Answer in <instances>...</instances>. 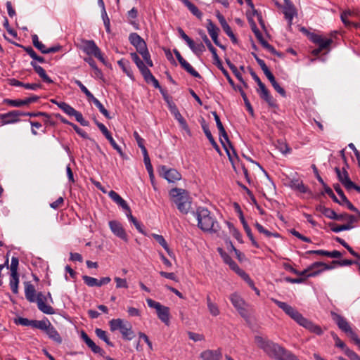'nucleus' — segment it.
Wrapping results in <instances>:
<instances>
[{"label":"nucleus","mask_w":360,"mask_h":360,"mask_svg":"<svg viewBox=\"0 0 360 360\" xmlns=\"http://www.w3.org/2000/svg\"><path fill=\"white\" fill-rule=\"evenodd\" d=\"M271 300L300 326L318 335L323 334V330L319 325L304 317L295 308L274 298H272Z\"/></svg>","instance_id":"f257e3e1"},{"label":"nucleus","mask_w":360,"mask_h":360,"mask_svg":"<svg viewBox=\"0 0 360 360\" xmlns=\"http://www.w3.org/2000/svg\"><path fill=\"white\" fill-rule=\"evenodd\" d=\"M193 214L196 217L198 226L203 231L217 233L219 230V226L210 212L205 207H198Z\"/></svg>","instance_id":"f03ea898"},{"label":"nucleus","mask_w":360,"mask_h":360,"mask_svg":"<svg viewBox=\"0 0 360 360\" xmlns=\"http://www.w3.org/2000/svg\"><path fill=\"white\" fill-rule=\"evenodd\" d=\"M25 295L30 302H37L38 309L46 314H53L54 309L45 303L46 297L41 292L37 293L36 297V290L34 286L30 282L25 283Z\"/></svg>","instance_id":"7ed1b4c3"},{"label":"nucleus","mask_w":360,"mask_h":360,"mask_svg":"<svg viewBox=\"0 0 360 360\" xmlns=\"http://www.w3.org/2000/svg\"><path fill=\"white\" fill-rule=\"evenodd\" d=\"M169 195L172 202L175 204L181 213L184 214L188 213L191 208L192 198L186 190L174 188L169 191Z\"/></svg>","instance_id":"20e7f679"},{"label":"nucleus","mask_w":360,"mask_h":360,"mask_svg":"<svg viewBox=\"0 0 360 360\" xmlns=\"http://www.w3.org/2000/svg\"><path fill=\"white\" fill-rule=\"evenodd\" d=\"M198 34L201 37L202 39L205 42L209 51L212 53L214 59V64L222 72L223 75L226 77L229 83L232 86H234L233 80L231 77L229 72L224 68L222 63L219 56L217 55L216 49L213 46L205 32L202 30H199Z\"/></svg>","instance_id":"39448f33"},{"label":"nucleus","mask_w":360,"mask_h":360,"mask_svg":"<svg viewBox=\"0 0 360 360\" xmlns=\"http://www.w3.org/2000/svg\"><path fill=\"white\" fill-rule=\"evenodd\" d=\"M330 314L333 320L338 325V328L345 332L354 343H356L360 339L358 335L352 330L345 318L334 311H331Z\"/></svg>","instance_id":"423d86ee"},{"label":"nucleus","mask_w":360,"mask_h":360,"mask_svg":"<svg viewBox=\"0 0 360 360\" xmlns=\"http://www.w3.org/2000/svg\"><path fill=\"white\" fill-rule=\"evenodd\" d=\"M333 269V266H330L321 262H316L310 265L307 269L302 271H298V274H295L300 277L305 278L316 276L323 270H329Z\"/></svg>","instance_id":"0eeeda50"},{"label":"nucleus","mask_w":360,"mask_h":360,"mask_svg":"<svg viewBox=\"0 0 360 360\" xmlns=\"http://www.w3.org/2000/svg\"><path fill=\"white\" fill-rule=\"evenodd\" d=\"M38 329L44 331L49 339L57 344L60 345L62 343L63 339L61 336L48 319L45 318L44 319L41 320Z\"/></svg>","instance_id":"6e6552de"},{"label":"nucleus","mask_w":360,"mask_h":360,"mask_svg":"<svg viewBox=\"0 0 360 360\" xmlns=\"http://www.w3.org/2000/svg\"><path fill=\"white\" fill-rule=\"evenodd\" d=\"M309 39L313 43L319 46L311 52V53L315 56H318L323 50L328 51L330 50V46L333 43V40L331 39L324 38L316 34H311Z\"/></svg>","instance_id":"1a4fd4ad"},{"label":"nucleus","mask_w":360,"mask_h":360,"mask_svg":"<svg viewBox=\"0 0 360 360\" xmlns=\"http://www.w3.org/2000/svg\"><path fill=\"white\" fill-rule=\"evenodd\" d=\"M83 46L82 47V51L89 56H94L98 58L103 64H105V60L103 56L101 51L97 46L94 41L93 40H82Z\"/></svg>","instance_id":"9d476101"},{"label":"nucleus","mask_w":360,"mask_h":360,"mask_svg":"<svg viewBox=\"0 0 360 360\" xmlns=\"http://www.w3.org/2000/svg\"><path fill=\"white\" fill-rule=\"evenodd\" d=\"M230 300L242 317L245 319H248L249 317V313L246 308V304L237 292L232 293L230 295Z\"/></svg>","instance_id":"9b49d317"},{"label":"nucleus","mask_w":360,"mask_h":360,"mask_svg":"<svg viewBox=\"0 0 360 360\" xmlns=\"http://www.w3.org/2000/svg\"><path fill=\"white\" fill-rule=\"evenodd\" d=\"M160 176L165 178L169 182H175L181 179V174L175 169L168 168L165 165L159 167Z\"/></svg>","instance_id":"f8f14e48"},{"label":"nucleus","mask_w":360,"mask_h":360,"mask_svg":"<svg viewBox=\"0 0 360 360\" xmlns=\"http://www.w3.org/2000/svg\"><path fill=\"white\" fill-rule=\"evenodd\" d=\"M212 113L214 116V120L216 122L217 127L219 130V139H221L226 144L229 145V148L232 150V152H233L234 155L238 158L237 153H236L231 142L230 141V140L229 139L228 134L222 124V122H221L219 116L217 115V113L215 111L212 112Z\"/></svg>","instance_id":"ddd939ff"},{"label":"nucleus","mask_w":360,"mask_h":360,"mask_svg":"<svg viewBox=\"0 0 360 360\" xmlns=\"http://www.w3.org/2000/svg\"><path fill=\"white\" fill-rule=\"evenodd\" d=\"M24 112L15 110L7 113L0 114V119L3 125L13 124L20 121V117L23 116Z\"/></svg>","instance_id":"4468645a"},{"label":"nucleus","mask_w":360,"mask_h":360,"mask_svg":"<svg viewBox=\"0 0 360 360\" xmlns=\"http://www.w3.org/2000/svg\"><path fill=\"white\" fill-rule=\"evenodd\" d=\"M222 259L224 262L226 264H228L229 267L238 275H239L243 279H248L251 283H252V280L250 278V276L238 266V265L232 259V258L228 254H224L222 255Z\"/></svg>","instance_id":"2eb2a0df"},{"label":"nucleus","mask_w":360,"mask_h":360,"mask_svg":"<svg viewBox=\"0 0 360 360\" xmlns=\"http://www.w3.org/2000/svg\"><path fill=\"white\" fill-rule=\"evenodd\" d=\"M109 227L111 231L118 238L122 239L124 241H127V235L122 224L116 220L110 221Z\"/></svg>","instance_id":"dca6fc26"},{"label":"nucleus","mask_w":360,"mask_h":360,"mask_svg":"<svg viewBox=\"0 0 360 360\" xmlns=\"http://www.w3.org/2000/svg\"><path fill=\"white\" fill-rule=\"evenodd\" d=\"M207 29L214 43L219 48L225 49L226 47L222 45L218 39L219 29L213 23L211 20H207Z\"/></svg>","instance_id":"f3484780"},{"label":"nucleus","mask_w":360,"mask_h":360,"mask_svg":"<svg viewBox=\"0 0 360 360\" xmlns=\"http://www.w3.org/2000/svg\"><path fill=\"white\" fill-rule=\"evenodd\" d=\"M129 41L136 48L138 53L147 48L146 43L137 33H131L129 36Z\"/></svg>","instance_id":"a211bd4d"},{"label":"nucleus","mask_w":360,"mask_h":360,"mask_svg":"<svg viewBox=\"0 0 360 360\" xmlns=\"http://www.w3.org/2000/svg\"><path fill=\"white\" fill-rule=\"evenodd\" d=\"M98 129L103 133V134L105 136V138L109 141L110 145L112 148L117 151V153L122 156L124 157V153L122 150L120 146L117 144L114 139L112 138L110 132L108 131L107 127L104 124H98Z\"/></svg>","instance_id":"6ab92c4d"},{"label":"nucleus","mask_w":360,"mask_h":360,"mask_svg":"<svg viewBox=\"0 0 360 360\" xmlns=\"http://www.w3.org/2000/svg\"><path fill=\"white\" fill-rule=\"evenodd\" d=\"M39 99V96L34 95L25 99H7L6 100V103L13 107H22L23 105H28L30 103H35L38 101Z\"/></svg>","instance_id":"aec40b11"},{"label":"nucleus","mask_w":360,"mask_h":360,"mask_svg":"<svg viewBox=\"0 0 360 360\" xmlns=\"http://www.w3.org/2000/svg\"><path fill=\"white\" fill-rule=\"evenodd\" d=\"M81 338L94 353L99 354L101 355H103L104 354L103 349H102L100 347L96 345L95 342L83 330L81 332Z\"/></svg>","instance_id":"412c9836"},{"label":"nucleus","mask_w":360,"mask_h":360,"mask_svg":"<svg viewBox=\"0 0 360 360\" xmlns=\"http://www.w3.org/2000/svg\"><path fill=\"white\" fill-rule=\"evenodd\" d=\"M200 357L203 360H220L222 357V354L219 349L216 350L207 349L201 352Z\"/></svg>","instance_id":"4be33fe9"},{"label":"nucleus","mask_w":360,"mask_h":360,"mask_svg":"<svg viewBox=\"0 0 360 360\" xmlns=\"http://www.w3.org/2000/svg\"><path fill=\"white\" fill-rule=\"evenodd\" d=\"M108 195L114 202L122 207L127 212L131 210L127 202L117 193L114 191H110Z\"/></svg>","instance_id":"5701e85b"},{"label":"nucleus","mask_w":360,"mask_h":360,"mask_svg":"<svg viewBox=\"0 0 360 360\" xmlns=\"http://www.w3.org/2000/svg\"><path fill=\"white\" fill-rule=\"evenodd\" d=\"M14 323L17 325H21L23 326H31L34 328H39L41 323V320H29L27 318L18 317L15 319Z\"/></svg>","instance_id":"b1692460"},{"label":"nucleus","mask_w":360,"mask_h":360,"mask_svg":"<svg viewBox=\"0 0 360 360\" xmlns=\"http://www.w3.org/2000/svg\"><path fill=\"white\" fill-rule=\"evenodd\" d=\"M308 255H319L321 256H326L331 258H340L342 257V253L338 250H333L332 252H329L323 250H309L306 252Z\"/></svg>","instance_id":"393cba45"},{"label":"nucleus","mask_w":360,"mask_h":360,"mask_svg":"<svg viewBox=\"0 0 360 360\" xmlns=\"http://www.w3.org/2000/svg\"><path fill=\"white\" fill-rule=\"evenodd\" d=\"M30 65L44 82L49 84H52L53 82V81L46 75L44 69L37 65L36 62L31 61Z\"/></svg>","instance_id":"a878e982"},{"label":"nucleus","mask_w":360,"mask_h":360,"mask_svg":"<svg viewBox=\"0 0 360 360\" xmlns=\"http://www.w3.org/2000/svg\"><path fill=\"white\" fill-rule=\"evenodd\" d=\"M333 220L347 221L346 224H349V225H353V224L357 222V219L354 215L349 214L347 212H343L341 214H337L335 212Z\"/></svg>","instance_id":"bb28decb"},{"label":"nucleus","mask_w":360,"mask_h":360,"mask_svg":"<svg viewBox=\"0 0 360 360\" xmlns=\"http://www.w3.org/2000/svg\"><path fill=\"white\" fill-rule=\"evenodd\" d=\"M289 186L292 189L302 193H306L309 191L308 188L303 184V181L299 179H291Z\"/></svg>","instance_id":"cd10ccee"},{"label":"nucleus","mask_w":360,"mask_h":360,"mask_svg":"<svg viewBox=\"0 0 360 360\" xmlns=\"http://www.w3.org/2000/svg\"><path fill=\"white\" fill-rule=\"evenodd\" d=\"M120 333L122 338L127 340H131L135 337L131 325L128 321H125L124 325L120 330Z\"/></svg>","instance_id":"c85d7f7f"},{"label":"nucleus","mask_w":360,"mask_h":360,"mask_svg":"<svg viewBox=\"0 0 360 360\" xmlns=\"http://www.w3.org/2000/svg\"><path fill=\"white\" fill-rule=\"evenodd\" d=\"M118 65L121 68L122 71L132 80H134V76L133 71L130 66L129 61L122 58L121 60L117 61Z\"/></svg>","instance_id":"c756f323"},{"label":"nucleus","mask_w":360,"mask_h":360,"mask_svg":"<svg viewBox=\"0 0 360 360\" xmlns=\"http://www.w3.org/2000/svg\"><path fill=\"white\" fill-rule=\"evenodd\" d=\"M283 13L285 15V18L288 22V27H290L293 17L295 14V9L293 5L291 4H287V5L283 8Z\"/></svg>","instance_id":"7c9ffc66"},{"label":"nucleus","mask_w":360,"mask_h":360,"mask_svg":"<svg viewBox=\"0 0 360 360\" xmlns=\"http://www.w3.org/2000/svg\"><path fill=\"white\" fill-rule=\"evenodd\" d=\"M158 318L166 325L169 323V308L162 305L159 309L157 310Z\"/></svg>","instance_id":"2f4dec72"},{"label":"nucleus","mask_w":360,"mask_h":360,"mask_svg":"<svg viewBox=\"0 0 360 360\" xmlns=\"http://www.w3.org/2000/svg\"><path fill=\"white\" fill-rule=\"evenodd\" d=\"M181 2L188 8L191 13L198 19L202 17V13L189 0H181Z\"/></svg>","instance_id":"473e14b6"},{"label":"nucleus","mask_w":360,"mask_h":360,"mask_svg":"<svg viewBox=\"0 0 360 360\" xmlns=\"http://www.w3.org/2000/svg\"><path fill=\"white\" fill-rule=\"evenodd\" d=\"M328 225L330 228V230L335 233L350 230L354 227V225H349V224L338 225L334 222H329Z\"/></svg>","instance_id":"72a5a7b5"},{"label":"nucleus","mask_w":360,"mask_h":360,"mask_svg":"<svg viewBox=\"0 0 360 360\" xmlns=\"http://www.w3.org/2000/svg\"><path fill=\"white\" fill-rule=\"evenodd\" d=\"M202 128L203 129V131L208 139L209 141L210 142L211 145L213 146V148L219 153H221L220 148L219 146L217 145V142L215 141L214 139L213 138L212 133L210 130L209 129V127L207 124H202Z\"/></svg>","instance_id":"f704fd0d"},{"label":"nucleus","mask_w":360,"mask_h":360,"mask_svg":"<svg viewBox=\"0 0 360 360\" xmlns=\"http://www.w3.org/2000/svg\"><path fill=\"white\" fill-rule=\"evenodd\" d=\"M152 237L166 250V252L168 253L169 256H172L173 252L169 249L167 241L162 235L153 233Z\"/></svg>","instance_id":"c9c22d12"},{"label":"nucleus","mask_w":360,"mask_h":360,"mask_svg":"<svg viewBox=\"0 0 360 360\" xmlns=\"http://www.w3.org/2000/svg\"><path fill=\"white\" fill-rule=\"evenodd\" d=\"M19 275L18 274H11L9 285L12 292L14 294L18 293V284H19Z\"/></svg>","instance_id":"e433bc0d"},{"label":"nucleus","mask_w":360,"mask_h":360,"mask_svg":"<svg viewBox=\"0 0 360 360\" xmlns=\"http://www.w3.org/2000/svg\"><path fill=\"white\" fill-rule=\"evenodd\" d=\"M316 210L323 214L327 218L333 219L335 212L330 208L326 207L321 205H319L316 207Z\"/></svg>","instance_id":"4c0bfd02"},{"label":"nucleus","mask_w":360,"mask_h":360,"mask_svg":"<svg viewBox=\"0 0 360 360\" xmlns=\"http://www.w3.org/2000/svg\"><path fill=\"white\" fill-rule=\"evenodd\" d=\"M180 65L182 68H184L188 73L191 75L193 77L196 78H201V75L186 60H184Z\"/></svg>","instance_id":"58836bf2"},{"label":"nucleus","mask_w":360,"mask_h":360,"mask_svg":"<svg viewBox=\"0 0 360 360\" xmlns=\"http://www.w3.org/2000/svg\"><path fill=\"white\" fill-rule=\"evenodd\" d=\"M352 14V13L350 11H344L343 13H342L340 15L341 20L347 27H350L352 26L358 27L359 25L357 23L350 22L349 20H347V17L351 15Z\"/></svg>","instance_id":"ea45409f"},{"label":"nucleus","mask_w":360,"mask_h":360,"mask_svg":"<svg viewBox=\"0 0 360 360\" xmlns=\"http://www.w3.org/2000/svg\"><path fill=\"white\" fill-rule=\"evenodd\" d=\"M235 89H238L243 98V101H244V103H245V105L247 108V110L250 112V113H251L252 115L253 114V108L250 104V102L249 101L245 93L244 92V91L242 89L241 86H233Z\"/></svg>","instance_id":"a19ab883"},{"label":"nucleus","mask_w":360,"mask_h":360,"mask_svg":"<svg viewBox=\"0 0 360 360\" xmlns=\"http://www.w3.org/2000/svg\"><path fill=\"white\" fill-rule=\"evenodd\" d=\"M125 322L121 319H112L109 321L111 331L119 330L120 331Z\"/></svg>","instance_id":"79ce46f5"},{"label":"nucleus","mask_w":360,"mask_h":360,"mask_svg":"<svg viewBox=\"0 0 360 360\" xmlns=\"http://www.w3.org/2000/svg\"><path fill=\"white\" fill-rule=\"evenodd\" d=\"M127 216L129 220L131 222H132L133 224L135 226L136 229L139 231V232L143 235H146V233L143 229V225L131 214V210L127 212Z\"/></svg>","instance_id":"37998d69"},{"label":"nucleus","mask_w":360,"mask_h":360,"mask_svg":"<svg viewBox=\"0 0 360 360\" xmlns=\"http://www.w3.org/2000/svg\"><path fill=\"white\" fill-rule=\"evenodd\" d=\"M220 142L223 146V148H224V150H226V153L227 154V156L229 158V161L231 162V165H232V167L233 168L234 170H236V165H235V162H234V160H233V157L236 158V159L238 160V158H237L236 157V155H234L233 152L232 153V154L230 153V150L229 149V145L226 144L224 143V141L220 139Z\"/></svg>","instance_id":"c03bdc74"},{"label":"nucleus","mask_w":360,"mask_h":360,"mask_svg":"<svg viewBox=\"0 0 360 360\" xmlns=\"http://www.w3.org/2000/svg\"><path fill=\"white\" fill-rule=\"evenodd\" d=\"M95 333L98 338L103 340L108 345L113 347V344L110 341L107 333L105 330L101 328H96Z\"/></svg>","instance_id":"a18cd8bd"},{"label":"nucleus","mask_w":360,"mask_h":360,"mask_svg":"<svg viewBox=\"0 0 360 360\" xmlns=\"http://www.w3.org/2000/svg\"><path fill=\"white\" fill-rule=\"evenodd\" d=\"M91 101L94 103V104L98 108L100 112L102 113L107 119L111 118L108 111L96 98L94 97Z\"/></svg>","instance_id":"49530a36"},{"label":"nucleus","mask_w":360,"mask_h":360,"mask_svg":"<svg viewBox=\"0 0 360 360\" xmlns=\"http://www.w3.org/2000/svg\"><path fill=\"white\" fill-rule=\"evenodd\" d=\"M261 98L264 100L270 107H276V104L273 96L270 94L269 90L259 94Z\"/></svg>","instance_id":"de8ad7c7"},{"label":"nucleus","mask_w":360,"mask_h":360,"mask_svg":"<svg viewBox=\"0 0 360 360\" xmlns=\"http://www.w3.org/2000/svg\"><path fill=\"white\" fill-rule=\"evenodd\" d=\"M174 118L179 122L181 127L185 130L188 134L191 133L190 129L188 127V125L186 121V120L183 117V116L181 115L180 112L175 115Z\"/></svg>","instance_id":"09e8293b"},{"label":"nucleus","mask_w":360,"mask_h":360,"mask_svg":"<svg viewBox=\"0 0 360 360\" xmlns=\"http://www.w3.org/2000/svg\"><path fill=\"white\" fill-rule=\"evenodd\" d=\"M74 82L79 87L80 90L86 96L89 101H91L94 98V95L79 80L75 79Z\"/></svg>","instance_id":"8fccbe9b"},{"label":"nucleus","mask_w":360,"mask_h":360,"mask_svg":"<svg viewBox=\"0 0 360 360\" xmlns=\"http://www.w3.org/2000/svg\"><path fill=\"white\" fill-rule=\"evenodd\" d=\"M255 228L257 229V231L261 233H263L264 234L266 237L269 238V237H271V236H274V237H278L279 236V234L277 233H271V231H269V230L264 229L259 223L258 222H256L255 224Z\"/></svg>","instance_id":"3c124183"},{"label":"nucleus","mask_w":360,"mask_h":360,"mask_svg":"<svg viewBox=\"0 0 360 360\" xmlns=\"http://www.w3.org/2000/svg\"><path fill=\"white\" fill-rule=\"evenodd\" d=\"M250 24H251V29H252V31L254 32V34H255V35L256 38L258 39V41H259L260 42V44L262 45V43H263L264 41H266L264 39V37H263V36H262V33L260 32V31H259V29L257 28V25H256L255 22L253 20H252V21L250 22Z\"/></svg>","instance_id":"603ef678"},{"label":"nucleus","mask_w":360,"mask_h":360,"mask_svg":"<svg viewBox=\"0 0 360 360\" xmlns=\"http://www.w3.org/2000/svg\"><path fill=\"white\" fill-rule=\"evenodd\" d=\"M130 56L132 60L135 63V64L136 65L137 68L140 71L146 68V65L144 64L143 60H141V58H139L136 53H131Z\"/></svg>","instance_id":"864d4df0"},{"label":"nucleus","mask_w":360,"mask_h":360,"mask_svg":"<svg viewBox=\"0 0 360 360\" xmlns=\"http://www.w3.org/2000/svg\"><path fill=\"white\" fill-rule=\"evenodd\" d=\"M82 279L89 287H98V280L95 278L84 275L82 276Z\"/></svg>","instance_id":"5fc2aeb1"},{"label":"nucleus","mask_w":360,"mask_h":360,"mask_svg":"<svg viewBox=\"0 0 360 360\" xmlns=\"http://www.w3.org/2000/svg\"><path fill=\"white\" fill-rule=\"evenodd\" d=\"M332 265L334 267V265H339V266H349L352 264H356L359 266L360 264L358 262L350 260V259H343V260H333L332 262Z\"/></svg>","instance_id":"6e6d98bb"},{"label":"nucleus","mask_w":360,"mask_h":360,"mask_svg":"<svg viewBox=\"0 0 360 360\" xmlns=\"http://www.w3.org/2000/svg\"><path fill=\"white\" fill-rule=\"evenodd\" d=\"M227 224L229 226V230H230L231 233H232L233 236L238 241H239L240 243H242L243 242L242 236H241L240 233L239 232V231L237 229H236L231 223L228 222Z\"/></svg>","instance_id":"4d7b16f0"},{"label":"nucleus","mask_w":360,"mask_h":360,"mask_svg":"<svg viewBox=\"0 0 360 360\" xmlns=\"http://www.w3.org/2000/svg\"><path fill=\"white\" fill-rule=\"evenodd\" d=\"M331 335L335 342V346L337 347L342 349L344 351L345 354H346V349L349 348L346 346L345 342H342L335 333L332 332Z\"/></svg>","instance_id":"13d9d810"},{"label":"nucleus","mask_w":360,"mask_h":360,"mask_svg":"<svg viewBox=\"0 0 360 360\" xmlns=\"http://www.w3.org/2000/svg\"><path fill=\"white\" fill-rule=\"evenodd\" d=\"M323 187L324 188L325 193H327L335 202L339 205H342V202L340 200H338V198L335 196L332 189L326 184H324Z\"/></svg>","instance_id":"bf43d9fd"},{"label":"nucleus","mask_w":360,"mask_h":360,"mask_svg":"<svg viewBox=\"0 0 360 360\" xmlns=\"http://www.w3.org/2000/svg\"><path fill=\"white\" fill-rule=\"evenodd\" d=\"M140 72L147 83H150V81L155 77L147 67Z\"/></svg>","instance_id":"052dcab7"},{"label":"nucleus","mask_w":360,"mask_h":360,"mask_svg":"<svg viewBox=\"0 0 360 360\" xmlns=\"http://www.w3.org/2000/svg\"><path fill=\"white\" fill-rule=\"evenodd\" d=\"M15 46H19V47H21L22 49H23V50L32 58V59H34V58L37 57V53L36 52L34 51V49L31 47V46H22L21 44H17V43H13Z\"/></svg>","instance_id":"680f3d73"},{"label":"nucleus","mask_w":360,"mask_h":360,"mask_svg":"<svg viewBox=\"0 0 360 360\" xmlns=\"http://www.w3.org/2000/svg\"><path fill=\"white\" fill-rule=\"evenodd\" d=\"M276 148L283 154L289 153L290 151V148L283 141H278L276 144Z\"/></svg>","instance_id":"e2e57ef3"},{"label":"nucleus","mask_w":360,"mask_h":360,"mask_svg":"<svg viewBox=\"0 0 360 360\" xmlns=\"http://www.w3.org/2000/svg\"><path fill=\"white\" fill-rule=\"evenodd\" d=\"M262 46L266 49L269 52H271L272 54L276 55L278 57H282L283 53L278 52L273 46L269 44L267 41H264L262 43Z\"/></svg>","instance_id":"0e129e2a"},{"label":"nucleus","mask_w":360,"mask_h":360,"mask_svg":"<svg viewBox=\"0 0 360 360\" xmlns=\"http://www.w3.org/2000/svg\"><path fill=\"white\" fill-rule=\"evenodd\" d=\"M207 309L210 314H212L214 316H217L220 314L219 309L217 306V304L214 302L209 304L207 306Z\"/></svg>","instance_id":"69168bd1"},{"label":"nucleus","mask_w":360,"mask_h":360,"mask_svg":"<svg viewBox=\"0 0 360 360\" xmlns=\"http://www.w3.org/2000/svg\"><path fill=\"white\" fill-rule=\"evenodd\" d=\"M19 260L18 257H13L11 258V264L10 266L11 274H18V267Z\"/></svg>","instance_id":"338daca9"},{"label":"nucleus","mask_w":360,"mask_h":360,"mask_svg":"<svg viewBox=\"0 0 360 360\" xmlns=\"http://www.w3.org/2000/svg\"><path fill=\"white\" fill-rule=\"evenodd\" d=\"M345 188L348 191H350L352 189L356 190L358 193H360V186L355 184L353 181L351 180H347L345 182Z\"/></svg>","instance_id":"774afa93"}]
</instances>
